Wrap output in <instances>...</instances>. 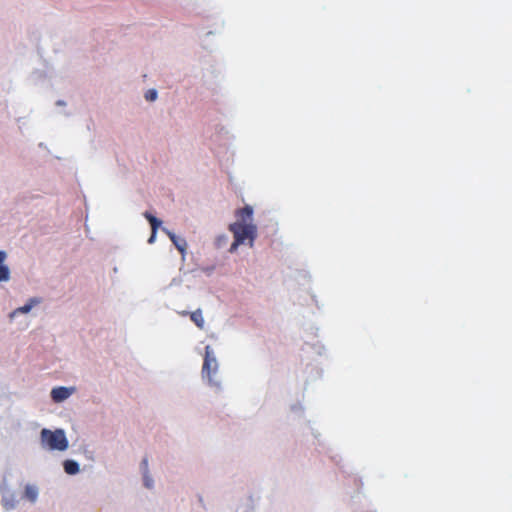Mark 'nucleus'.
<instances>
[{"mask_svg": "<svg viewBox=\"0 0 512 512\" xmlns=\"http://www.w3.org/2000/svg\"><path fill=\"white\" fill-rule=\"evenodd\" d=\"M47 41L42 39L39 50L43 61L39 66L33 68L26 77V87L32 93H39L45 90L54 89L67 79V68L59 60L47 59Z\"/></svg>", "mask_w": 512, "mask_h": 512, "instance_id": "1", "label": "nucleus"}, {"mask_svg": "<svg viewBox=\"0 0 512 512\" xmlns=\"http://www.w3.org/2000/svg\"><path fill=\"white\" fill-rule=\"evenodd\" d=\"M253 215V206L246 205L242 210L238 211L236 222L229 225V230L234 236V241L229 248L230 253H234L238 246L243 245L246 242H248L250 247L253 246L255 234Z\"/></svg>", "mask_w": 512, "mask_h": 512, "instance_id": "2", "label": "nucleus"}, {"mask_svg": "<svg viewBox=\"0 0 512 512\" xmlns=\"http://www.w3.org/2000/svg\"><path fill=\"white\" fill-rule=\"evenodd\" d=\"M40 448L47 452H65L69 448V440L63 429L43 428L39 433Z\"/></svg>", "mask_w": 512, "mask_h": 512, "instance_id": "3", "label": "nucleus"}, {"mask_svg": "<svg viewBox=\"0 0 512 512\" xmlns=\"http://www.w3.org/2000/svg\"><path fill=\"white\" fill-rule=\"evenodd\" d=\"M202 378L215 392L222 391V381L219 376V364L210 346L205 348V359L202 367Z\"/></svg>", "mask_w": 512, "mask_h": 512, "instance_id": "4", "label": "nucleus"}, {"mask_svg": "<svg viewBox=\"0 0 512 512\" xmlns=\"http://www.w3.org/2000/svg\"><path fill=\"white\" fill-rule=\"evenodd\" d=\"M0 504L4 512H13L19 505L16 492L7 484L0 485Z\"/></svg>", "mask_w": 512, "mask_h": 512, "instance_id": "5", "label": "nucleus"}, {"mask_svg": "<svg viewBox=\"0 0 512 512\" xmlns=\"http://www.w3.org/2000/svg\"><path fill=\"white\" fill-rule=\"evenodd\" d=\"M76 391L77 389L75 386H58L51 390L50 396L55 403H62L76 393Z\"/></svg>", "mask_w": 512, "mask_h": 512, "instance_id": "6", "label": "nucleus"}, {"mask_svg": "<svg viewBox=\"0 0 512 512\" xmlns=\"http://www.w3.org/2000/svg\"><path fill=\"white\" fill-rule=\"evenodd\" d=\"M42 303V298L40 297H31L27 300V302L21 306L13 310L9 313L8 318L10 321H13L17 318L20 314H28L31 312V310L40 305Z\"/></svg>", "mask_w": 512, "mask_h": 512, "instance_id": "7", "label": "nucleus"}, {"mask_svg": "<svg viewBox=\"0 0 512 512\" xmlns=\"http://www.w3.org/2000/svg\"><path fill=\"white\" fill-rule=\"evenodd\" d=\"M40 497V488L35 483H27L25 484L22 492V500L28 502L30 505L34 506L38 502Z\"/></svg>", "mask_w": 512, "mask_h": 512, "instance_id": "8", "label": "nucleus"}, {"mask_svg": "<svg viewBox=\"0 0 512 512\" xmlns=\"http://www.w3.org/2000/svg\"><path fill=\"white\" fill-rule=\"evenodd\" d=\"M162 231L170 238V240L172 241V243L179 252L183 254L186 251L188 245L184 238L177 236L166 227H163Z\"/></svg>", "mask_w": 512, "mask_h": 512, "instance_id": "9", "label": "nucleus"}, {"mask_svg": "<svg viewBox=\"0 0 512 512\" xmlns=\"http://www.w3.org/2000/svg\"><path fill=\"white\" fill-rule=\"evenodd\" d=\"M6 259V251L0 250V282H8L11 277L10 268L5 264Z\"/></svg>", "mask_w": 512, "mask_h": 512, "instance_id": "10", "label": "nucleus"}, {"mask_svg": "<svg viewBox=\"0 0 512 512\" xmlns=\"http://www.w3.org/2000/svg\"><path fill=\"white\" fill-rule=\"evenodd\" d=\"M62 467L69 476H75L81 472L80 464L74 459H65L62 462Z\"/></svg>", "mask_w": 512, "mask_h": 512, "instance_id": "11", "label": "nucleus"}, {"mask_svg": "<svg viewBox=\"0 0 512 512\" xmlns=\"http://www.w3.org/2000/svg\"><path fill=\"white\" fill-rule=\"evenodd\" d=\"M144 217L148 220L151 225V230H154V233H157L158 228L161 226L162 222L152 214L145 212Z\"/></svg>", "mask_w": 512, "mask_h": 512, "instance_id": "12", "label": "nucleus"}, {"mask_svg": "<svg viewBox=\"0 0 512 512\" xmlns=\"http://www.w3.org/2000/svg\"><path fill=\"white\" fill-rule=\"evenodd\" d=\"M228 242H229V235L226 233H221L216 236L214 243H215L216 248L221 249V248L226 247Z\"/></svg>", "mask_w": 512, "mask_h": 512, "instance_id": "13", "label": "nucleus"}, {"mask_svg": "<svg viewBox=\"0 0 512 512\" xmlns=\"http://www.w3.org/2000/svg\"><path fill=\"white\" fill-rule=\"evenodd\" d=\"M191 320L199 327L200 329H203L204 327V318L202 315L201 310H196L191 313L190 315Z\"/></svg>", "mask_w": 512, "mask_h": 512, "instance_id": "14", "label": "nucleus"}, {"mask_svg": "<svg viewBox=\"0 0 512 512\" xmlns=\"http://www.w3.org/2000/svg\"><path fill=\"white\" fill-rule=\"evenodd\" d=\"M81 453L85 456V458L90 462H95V453L94 451L90 450L87 446L81 445L80 446Z\"/></svg>", "mask_w": 512, "mask_h": 512, "instance_id": "15", "label": "nucleus"}, {"mask_svg": "<svg viewBox=\"0 0 512 512\" xmlns=\"http://www.w3.org/2000/svg\"><path fill=\"white\" fill-rule=\"evenodd\" d=\"M143 485L147 489H152L154 486V479L149 472H143Z\"/></svg>", "mask_w": 512, "mask_h": 512, "instance_id": "16", "label": "nucleus"}, {"mask_svg": "<svg viewBox=\"0 0 512 512\" xmlns=\"http://www.w3.org/2000/svg\"><path fill=\"white\" fill-rule=\"evenodd\" d=\"M16 123L18 125V130L20 133H24L26 127L28 126V119L25 117H19L16 119Z\"/></svg>", "mask_w": 512, "mask_h": 512, "instance_id": "17", "label": "nucleus"}, {"mask_svg": "<svg viewBox=\"0 0 512 512\" xmlns=\"http://www.w3.org/2000/svg\"><path fill=\"white\" fill-rule=\"evenodd\" d=\"M158 97V93L155 89H149L146 93H145V99L149 102H153L157 99Z\"/></svg>", "mask_w": 512, "mask_h": 512, "instance_id": "18", "label": "nucleus"}, {"mask_svg": "<svg viewBox=\"0 0 512 512\" xmlns=\"http://www.w3.org/2000/svg\"><path fill=\"white\" fill-rule=\"evenodd\" d=\"M140 468H141V471L142 473L143 472H149V468H148V460L147 459H143L141 464H140Z\"/></svg>", "mask_w": 512, "mask_h": 512, "instance_id": "19", "label": "nucleus"}, {"mask_svg": "<svg viewBox=\"0 0 512 512\" xmlns=\"http://www.w3.org/2000/svg\"><path fill=\"white\" fill-rule=\"evenodd\" d=\"M156 235H157V233H154V230H151V235H150V237L148 239V243L149 244H153L155 242Z\"/></svg>", "mask_w": 512, "mask_h": 512, "instance_id": "20", "label": "nucleus"}, {"mask_svg": "<svg viewBox=\"0 0 512 512\" xmlns=\"http://www.w3.org/2000/svg\"><path fill=\"white\" fill-rule=\"evenodd\" d=\"M55 105L58 106V107H65L67 105V103L64 100H57L55 102Z\"/></svg>", "mask_w": 512, "mask_h": 512, "instance_id": "21", "label": "nucleus"}]
</instances>
